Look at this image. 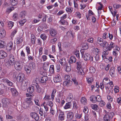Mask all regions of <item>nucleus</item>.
Here are the masks:
<instances>
[{
	"instance_id": "f257e3e1",
	"label": "nucleus",
	"mask_w": 121,
	"mask_h": 121,
	"mask_svg": "<svg viewBox=\"0 0 121 121\" xmlns=\"http://www.w3.org/2000/svg\"><path fill=\"white\" fill-rule=\"evenodd\" d=\"M23 67V62L21 61H16L14 64L15 69L18 71H20Z\"/></svg>"
},
{
	"instance_id": "f03ea898",
	"label": "nucleus",
	"mask_w": 121,
	"mask_h": 121,
	"mask_svg": "<svg viewBox=\"0 0 121 121\" xmlns=\"http://www.w3.org/2000/svg\"><path fill=\"white\" fill-rule=\"evenodd\" d=\"M82 57L83 58L84 60H89L90 59L91 56L87 53H84L85 50H82L80 51Z\"/></svg>"
},
{
	"instance_id": "7ed1b4c3",
	"label": "nucleus",
	"mask_w": 121,
	"mask_h": 121,
	"mask_svg": "<svg viewBox=\"0 0 121 121\" xmlns=\"http://www.w3.org/2000/svg\"><path fill=\"white\" fill-rule=\"evenodd\" d=\"M2 102L3 104V106L7 107L9 104L11 103V100L8 98H4L2 100Z\"/></svg>"
},
{
	"instance_id": "20e7f679",
	"label": "nucleus",
	"mask_w": 121,
	"mask_h": 121,
	"mask_svg": "<svg viewBox=\"0 0 121 121\" xmlns=\"http://www.w3.org/2000/svg\"><path fill=\"white\" fill-rule=\"evenodd\" d=\"M25 79V74L23 73H19L17 78V82H21Z\"/></svg>"
},
{
	"instance_id": "39448f33",
	"label": "nucleus",
	"mask_w": 121,
	"mask_h": 121,
	"mask_svg": "<svg viewBox=\"0 0 121 121\" xmlns=\"http://www.w3.org/2000/svg\"><path fill=\"white\" fill-rule=\"evenodd\" d=\"M59 111L58 119L60 121H63L64 120L65 117V112L62 111L60 110H59Z\"/></svg>"
},
{
	"instance_id": "423d86ee",
	"label": "nucleus",
	"mask_w": 121,
	"mask_h": 121,
	"mask_svg": "<svg viewBox=\"0 0 121 121\" xmlns=\"http://www.w3.org/2000/svg\"><path fill=\"white\" fill-rule=\"evenodd\" d=\"M109 51L106 50V49L102 53V57L103 59L105 61L107 60V59H108V57L107 55L109 53Z\"/></svg>"
},
{
	"instance_id": "0eeeda50",
	"label": "nucleus",
	"mask_w": 121,
	"mask_h": 121,
	"mask_svg": "<svg viewBox=\"0 0 121 121\" xmlns=\"http://www.w3.org/2000/svg\"><path fill=\"white\" fill-rule=\"evenodd\" d=\"M116 45L114 43L111 42L109 44H108V45L105 47L106 49L107 50H108L109 51H110L113 48L115 47Z\"/></svg>"
},
{
	"instance_id": "6e6552de",
	"label": "nucleus",
	"mask_w": 121,
	"mask_h": 121,
	"mask_svg": "<svg viewBox=\"0 0 121 121\" xmlns=\"http://www.w3.org/2000/svg\"><path fill=\"white\" fill-rule=\"evenodd\" d=\"M8 89L11 91L12 95L13 96H15L17 95L18 92L15 88L8 87Z\"/></svg>"
},
{
	"instance_id": "1a4fd4ad",
	"label": "nucleus",
	"mask_w": 121,
	"mask_h": 121,
	"mask_svg": "<svg viewBox=\"0 0 121 121\" xmlns=\"http://www.w3.org/2000/svg\"><path fill=\"white\" fill-rule=\"evenodd\" d=\"M53 80L54 82H59L61 81V77L59 74H57L53 78Z\"/></svg>"
},
{
	"instance_id": "9d476101",
	"label": "nucleus",
	"mask_w": 121,
	"mask_h": 121,
	"mask_svg": "<svg viewBox=\"0 0 121 121\" xmlns=\"http://www.w3.org/2000/svg\"><path fill=\"white\" fill-rule=\"evenodd\" d=\"M49 33L51 36L54 37L56 35L57 31L56 30L54 29L50 28L49 30Z\"/></svg>"
},
{
	"instance_id": "9b49d317",
	"label": "nucleus",
	"mask_w": 121,
	"mask_h": 121,
	"mask_svg": "<svg viewBox=\"0 0 121 121\" xmlns=\"http://www.w3.org/2000/svg\"><path fill=\"white\" fill-rule=\"evenodd\" d=\"M30 116L32 118H34L36 121H38L39 119V115L35 113H31L30 114Z\"/></svg>"
},
{
	"instance_id": "f8f14e48",
	"label": "nucleus",
	"mask_w": 121,
	"mask_h": 121,
	"mask_svg": "<svg viewBox=\"0 0 121 121\" xmlns=\"http://www.w3.org/2000/svg\"><path fill=\"white\" fill-rule=\"evenodd\" d=\"M64 99V96L61 93H59L58 97L56 98V102L60 104V101Z\"/></svg>"
},
{
	"instance_id": "ddd939ff",
	"label": "nucleus",
	"mask_w": 121,
	"mask_h": 121,
	"mask_svg": "<svg viewBox=\"0 0 121 121\" xmlns=\"http://www.w3.org/2000/svg\"><path fill=\"white\" fill-rule=\"evenodd\" d=\"M9 61L11 63L14 64L15 62V58L13 55L11 54L9 55Z\"/></svg>"
},
{
	"instance_id": "4468645a",
	"label": "nucleus",
	"mask_w": 121,
	"mask_h": 121,
	"mask_svg": "<svg viewBox=\"0 0 121 121\" xmlns=\"http://www.w3.org/2000/svg\"><path fill=\"white\" fill-rule=\"evenodd\" d=\"M32 99L31 97H29L26 99V103L28 104V106L27 107H29L33 104V103L31 100Z\"/></svg>"
},
{
	"instance_id": "2eb2a0df",
	"label": "nucleus",
	"mask_w": 121,
	"mask_h": 121,
	"mask_svg": "<svg viewBox=\"0 0 121 121\" xmlns=\"http://www.w3.org/2000/svg\"><path fill=\"white\" fill-rule=\"evenodd\" d=\"M7 54L4 51L1 50L0 51V58L4 59L6 57Z\"/></svg>"
},
{
	"instance_id": "dca6fc26",
	"label": "nucleus",
	"mask_w": 121,
	"mask_h": 121,
	"mask_svg": "<svg viewBox=\"0 0 121 121\" xmlns=\"http://www.w3.org/2000/svg\"><path fill=\"white\" fill-rule=\"evenodd\" d=\"M74 114L73 112H70L67 113V117L70 120H72Z\"/></svg>"
},
{
	"instance_id": "f3484780",
	"label": "nucleus",
	"mask_w": 121,
	"mask_h": 121,
	"mask_svg": "<svg viewBox=\"0 0 121 121\" xmlns=\"http://www.w3.org/2000/svg\"><path fill=\"white\" fill-rule=\"evenodd\" d=\"M66 59L65 58H61L59 60V62L62 66H64L66 65L67 63H66Z\"/></svg>"
},
{
	"instance_id": "a211bd4d",
	"label": "nucleus",
	"mask_w": 121,
	"mask_h": 121,
	"mask_svg": "<svg viewBox=\"0 0 121 121\" xmlns=\"http://www.w3.org/2000/svg\"><path fill=\"white\" fill-rule=\"evenodd\" d=\"M115 68L113 67H111L110 70V74L111 77H114L115 75Z\"/></svg>"
},
{
	"instance_id": "6ab92c4d",
	"label": "nucleus",
	"mask_w": 121,
	"mask_h": 121,
	"mask_svg": "<svg viewBox=\"0 0 121 121\" xmlns=\"http://www.w3.org/2000/svg\"><path fill=\"white\" fill-rule=\"evenodd\" d=\"M13 46V43L12 42L10 41L7 44L6 48L7 50L10 51L12 49Z\"/></svg>"
},
{
	"instance_id": "aec40b11",
	"label": "nucleus",
	"mask_w": 121,
	"mask_h": 121,
	"mask_svg": "<svg viewBox=\"0 0 121 121\" xmlns=\"http://www.w3.org/2000/svg\"><path fill=\"white\" fill-rule=\"evenodd\" d=\"M72 82L71 81H65L63 83V85L64 86L69 87L72 85Z\"/></svg>"
},
{
	"instance_id": "412c9836",
	"label": "nucleus",
	"mask_w": 121,
	"mask_h": 121,
	"mask_svg": "<svg viewBox=\"0 0 121 121\" xmlns=\"http://www.w3.org/2000/svg\"><path fill=\"white\" fill-rule=\"evenodd\" d=\"M80 102L82 105H86L87 103V100L86 98L83 97L81 98Z\"/></svg>"
},
{
	"instance_id": "4be33fe9",
	"label": "nucleus",
	"mask_w": 121,
	"mask_h": 121,
	"mask_svg": "<svg viewBox=\"0 0 121 121\" xmlns=\"http://www.w3.org/2000/svg\"><path fill=\"white\" fill-rule=\"evenodd\" d=\"M86 79L87 82L89 84H91L94 80L93 77H90L88 76L86 77Z\"/></svg>"
},
{
	"instance_id": "5701e85b",
	"label": "nucleus",
	"mask_w": 121,
	"mask_h": 121,
	"mask_svg": "<svg viewBox=\"0 0 121 121\" xmlns=\"http://www.w3.org/2000/svg\"><path fill=\"white\" fill-rule=\"evenodd\" d=\"M29 67L31 69H34L36 68L35 64V63L33 62H31L29 63Z\"/></svg>"
},
{
	"instance_id": "b1692460",
	"label": "nucleus",
	"mask_w": 121,
	"mask_h": 121,
	"mask_svg": "<svg viewBox=\"0 0 121 121\" xmlns=\"http://www.w3.org/2000/svg\"><path fill=\"white\" fill-rule=\"evenodd\" d=\"M39 81L38 77L37 76H36L35 78H34L32 81V85L34 86H36L38 85V82Z\"/></svg>"
},
{
	"instance_id": "393cba45",
	"label": "nucleus",
	"mask_w": 121,
	"mask_h": 121,
	"mask_svg": "<svg viewBox=\"0 0 121 121\" xmlns=\"http://www.w3.org/2000/svg\"><path fill=\"white\" fill-rule=\"evenodd\" d=\"M3 81L4 82L6 83L7 85L10 86H12L13 85V83L7 79H3Z\"/></svg>"
},
{
	"instance_id": "a878e982",
	"label": "nucleus",
	"mask_w": 121,
	"mask_h": 121,
	"mask_svg": "<svg viewBox=\"0 0 121 121\" xmlns=\"http://www.w3.org/2000/svg\"><path fill=\"white\" fill-rule=\"evenodd\" d=\"M73 98V95L72 93H69L68 95L67 98V100L68 102H70L72 101Z\"/></svg>"
},
{
	"instance_id": "bb28decb",
	"label": "nucleus",
	"mask_w": 121,
	"mask_h": 121,
	"mask_svg": "<svg viewBox=\"0 0 121 121\" xmlns=\"http://www.w3.org/2000/svg\"><path fill=\"white\" fill-rule=\"evenodd\" d=\"M24 69L27 74H29L31 72V69H30L29 66L26 65L24 67Z\"/></svg>"
},
{
	"instance_id": "cd10ccee",
	"label": "nucleus",
	"mask_w": 121,
	"mask_h": 121,
	"mask_svg": "<svg viewBox=\"0 0 121 121\" xmlns=\"http://www.w3.org/2000/svg\"><path fill=\"white\" fill-rule=\"evenodd\" d=\"M23 38L20 36L17 37L16 39V42L17 44H20L23 41Z\"/></svg>"
},
{
	"instance_id": "c85d7f7f",
	"label": "nucleus",
	"mask_w": 121,
	"mask_h": 121,
	"mask_svg": "<svg viewBox=\"0 0 121 121\" xmlns=\"http://www.w3.org/2000/svg\"><path fill=\"white\" fill-rule=\"evenodd\" d=\"M34 86H31L29 87L27 89L28 92L30 93H32L34 91Z\"/></svg>"
},
{
	"instance_id": "c756f323",
	"label": "nucleus",
	"mask_w": 121,
	"mask_h": 121,
	"mask_svg": "<svg viewBox=\"0 0 121 121\" xmlns=\"http://www.w3.org/2000/svg\"><path fill=\"white\" fill-rule=\"evenodd\" d=\"M76 61V59L75 57L73 56H71L70 57V60L69 61V63L72 64L75 62Z\"/></svg>"
},
{
	"instance_id": "7c9ffc66",
	"label": "nucleus",
	"mask_w": 121,
	"mask_h": 121,
	"mask_svg": "<svg viewBox=\"0 0 121 121\" xmlns=\"http://www.w3.org/2000/svg\"><path fill=\"white\" fill-rule=\"evenodd\" d=\"M47 80V77L46 76H44L42 77L39 80V81L41 83H45Z\"/></svg>"
},
{
	"instance_id": "2f4dec72",
	"label": "nucleus",
	"mask_w": 121,
	"mask_h": 121,
	"mask_svg": "<svg viewBox=\"0 0 121 121\" xmlns=\"http://www.w3.org/2000/svg\"><path fill=\"white\" fill-rule=\"evenodd\" d=\"M72 106V104L70 102L67 103L65 104L64 108L65 109H67L70 108Z\"/></svg>"
},
{
	"instance_id": "473e14b6",
	"label": "nucleus",
	"mask_w": 121,
	"mask_h": 121,
	"mask_svg": "<svg viewBox=\"0 0 121 121\" xmlns=\"http://www.w3.org/2000/svg\"><path fill=\"white\" fill-rule=\"evenodd\" d=\"M17 0H10V3L11 5L13 6L16 5L18 3Z\"/></svg>"
},
{
	"instance_id": "72a5a7b5",
	"label": "nucleus",
	"mask_w": 121,
	"mask_h": 121,
	"mask_svg": "<svg viewBox=\"0 0 121 121\" xmlns=\"http://www.w3.org/2000/svg\"><path fill=\"white\" fill-rule=\"evenodd\" d=\"M0 35L1 37L3 38L6 35V32L3 29L0 30Z\"/></svg>"
},
{
	"instance_id": "f704fd0d",
	"label": "nucleus",
	"mask_w": 121,
	"mask_h": 121,
	"mask_svg": "<svg viewBox=\"0 0 121 121\" xmlns=\"http://www.w3.org/2000/svg\"><path fill=\"white\" fill-rule=\"evenodd\" d=\"M90 100L93 103H96V96L95 95H91L90 97Z\"/></svg>"
},
{
	"instance_id": "c9c22d12",
	"label": "nucleus",
	"mask_w": 121,
	"mask_h": 121,
	"mask_svg": "<svg viewBox=\"0 0 121 121\" xmlns=\"http://www.w3.org/2000/svg\"><path fill=\"white\" fill-rule=\"evenodd\" d=\"M104 121H110L111 118L109 117L108 114H105L103 117Z\"/></svg>"
},
{
	"instance_id": "e433bc0d",
	"label": "nucleus",
	"mask_w": 121,
	"mask_h": 121,
	"mask_svg": "<svg viewBox=\"0 0 121 121\" xmlns=\"http://www.w3.org/2000/svg\"><path fill=\"white\" fill-rule=\"evenodd\" d=\"M91 108L96 110L98 109V107L97 105L95 104H91Z\"/></svg>"
},
{
	"instance_id": "4c0bfd02",
	"label": "nucleus",
	"mask_w": 121,
	"mask_h": 121,
	"mask_svg": "<svg viewBox=\"0 0 121 121\" xmlns=\"http://www.w3.org/2000/svg\"><path fill=\"white\" fill-rule=\"evenodd\" d=\"M65 70L67 72H69L71 70V67L70 64L66 65Z\"/></svg>"
},
{
	"instance_id": "58836bf2",
	"label": "nucleus",
	"mask_w": 121,
	"mask_h": 121,
	"mask_svg": "<svg viewBox=\"0 0 121 121\" xmlns=\"http://www.w3.org/2000/svg\"><path fill=\"white\" fill-rule=\"evenodd\" d=\"M49 64L48 62H44V63L43 68L45 70H46L48 69Z\"/></svg>"
},
{
	"instance_id": "ea45409f",
	"label": "nucleus",
	"mask_w": 121,
	"mask_h": 121,
	"mask_svg": "<svg viewBox=\"0 0 121 121\" xmlns=\"http://www.w3.org/2000/svg\"><path fill=\"white\" fill-rule=\"evenodd\" d=\"M42 105H43L44 106L45 109V110L46 112L48 111L49 108L48 106V105L45 102H44L42 104Z\"/></svg>"
},
{
	"instance_id": "a19ab883",
	"label": "nucleus",
	"mask_w": 121,
	"mask_h": 121,
	"mask_svg": "<svg viewBox=\"0 0 121 121\" xmlns=\"http://www.w3.org/2000/svg\"><path fill=\"white\" fill-rule=\"evenodd\" d=\"M6 44V43L4 41H0V48H2L4 47Z\"/></svg>"
},
{
	"instance_id": "79ce46f5",
	"label": "nucleus",
	"mask_w": 121,
	"mask_h": 121,
	"mask_svg": "<svg viewBox=\"0 0 121 121\" xmlns=\"http://www.w3.org/2000/svg\"><path fill=\"white\" fill-rule=\"evenodd\" d=\"M31 39L32 43L34 44L35 43V41L36 40V38L35 36L33 34H31Z\"/></svg>"
},
{
	"instance_id": "37998d69",
	"label": "nucleus",
	"mask_w": 121,
	"mask_h": 121,
	"mask_svg": "<svg viewBox=\"0 0 121 121\" xmlns=\"http://www.w3.org/2000/svg\"><path fill=\"white\" fill-rule=\"evenodd\" d=\"M26 14V12L25 11H22L20 13L19 15L22 18H24L25 17Z\"/></svg>"
},
{
	"instance_id": "c03bdc74",
	"label": "nucleus",
	"mask_w": 121,
	"mask_h": 121,
	"mask_svg": "<svg viewBox=\"0 0 121 121\" xmlns=\"http://www.w3.org/2000/svg\"><path fill=\"white\" fill-rule=\"evenodd\" d=\"M56 89H53L52 91V93L51 94V99L53 101L54 99V97L56 95Z\"/></svg>"
},
{
	"instance_id": "a18cd8bd",
	"label": "nucleus",
	"mask_w": 121,
	"mask_h": 121,
	"mask_svg": "<svg viewBox=\"0 0 121 121\" xmlns=\"http://www.w3.org/2000/svg\"><path fill=\"white\" fill-rule=\"evenodd\" d=\"M13 22L11 21H9L8 22V26L10 29H11L14 25Z\"/></svg>"
},
{
	"instance_id": "49530a36",
	"label": "nucleus",
	"mask_w": 121,
	"mask_h": 121,
	"mask_svg": "<svg viewBox=\"0 0 121 121\" xmlns=\"http://www.w3.org/2000/svg\"><path fill=\"white\" fill-rule=\"evenodd\" d=\"M49 71L51 73H53L54 72V66L53 65H50Z\"/></svg>"
},
{
	"instance_id": "de8ad7c7",
	"label": "nucleus",
	"mask_w": 121,
	"mask_h": 121,
	"mask_svg": "<svg viewBox=\"0 0 121 121\" xmlns=\"http://www.w3.org/2000/svg\"><path fill=\"white\" fill-rule=\"evenodd\" d=\"M18 30V28L17 27L16 28L14 29V31H13L11 34V37H13L15 35L17 32Z\"/></svg>"
},
{
	"instance_id": "09e8293b",
	"label": "nucleus",
	"mask_w": 121,
	"mask_h": 121,
	"mask_svg": "<svg viewBox=\"0 0 121 121\" xmlns=\"http://www.w3.org/2000/svg\"><path fill=\"white\" fill-rule=\"evenodd\" d=\"M13 64H14L11 63V62H10V61H9L6 62L5 64V65L6 66L9 68H10L11 66H13Z\"/></svg>"
},
{
	"instance_id": "8fccbe9b",
	"label": "nucleus",
	"mask_w": 121,
	"mask_h": 121,
	"mask_svg": "<svg viewBox=\"0 0 121 121\" xmlns=\"http://www.w3.org/2000/svg\"><path fill=\"white\" fill-rule=\"evenodd\" d=\"M110 81V80L108 78H105L104 79L103 81V82L104 83H105L106 84H108Z\"/></svg>"
},
{
	"instance_id": "3c124183",
	"label": "nucleus",
	"mask_w": 121,
	"mask_h": 121,
	"mask_svg": "<svg viewBox=\"0 0 121 121\" xmlns=\"http://www.w3.org/2000/svg\"><path fill=\"white\" fill-rule=\"evenodd\" d=\"M48 36L46 35L45 34H42L41 35L40 37L43 40H45L47 39Z\"/></svg>"
},
{
	"instance_id": "603ef678",
	"label": "nucleus",
	"mask_w": 121,
	"mask_h": 121,
	"mask_svg": "<svg viewBox=\"0 0 121 121\" xmlns=\"http://www.w3.org/2000/svg\"><path fill=\"white\" fill-rule=\"evenodd\" d=\"M26 21V20L25 19H24L18 22L20 25L21 26H22L24 24Z\"/></svg>"
},
{
	"instance_id": "864d4df0",
	"label": "nucleus",
	"mask_w": 121,
	"mask_h": 121,
	"mask_svg": "<svg viewBox=\"0 0 121 121\" xmlns=\"http://www.w3.org/2000/svg\"><path fill=\"white\" fill-rule=\"evenodd\" d=\"M99 102V105L101 107H103L105 105V102L103 100H101Z\"/></svg>"
},
{
	"instance_id": "5fc2aeb1",
	"label": "nucleus",
	"mask_w": 121,
	"mask_h": 121,
	"mask_svg": "<svg viewBox=\"0 0 121 121\" xmlns=\"http://www.w3.org/2000/svg\"><path fill=\"white\" fill-rule=\"evenodd\" d=\"M21 58L22 59H24L25 57V54L23 50H22L20 52Z\"/></svg>"
},
{
	"instance_id": "6e6d98bb",
	"label": "nucleus",
	"mask_w": 121,
	"mask_h": 121,
	"mask_svg": "<svg viewBox=\"0 0 121 121\" xmlns=\"http://www.w3.org/2000/svg\"><path fill=\"white\" fill-rule=\"evenodd\" d=\"M78 69V74L82 75H83L84 74V72L82 68H80Z\"/></svg>"
},
{
	"instance_id": "4d7b16f0",
	"label": "nucleus",
	"mask_w": 121,
	"mask_h": 121,
	"mask_svg": "<svg viewBox=\"0 0 121 121\" xmlns=\"http://www.w3.org/2000/svg\"><path fill=\"white\" fill-rule=\"evenodd\" d=\"M71 79L75 85H78V83L75 77L72 78Z\"/></svg>"
},
{
	"instance_id": "13d9d810",
	"label": "nucleus",
	"mask_w": 121,
	"mask_h": 121,
	"mask_svg": "<svg viewBox=\"0 0 121 121\" xmlns=\"http://www.w3.org/2000/svg\"><path fill=\"white\" fill-rule=\"evenodd\" d=\"M67 35L69 37H72L73 38L74 37V36L73 35L71 31L67 32Z\"/></svg>"
},
{
	"instance_id": "bf43d9fd",
	"label": "nucleus",
	"mask_w": 121,
	"mask_h": 121,
	"mask_svg": "<svg viewBox=\"0 0 121 121\" xmlns=\"http://www.w3.org/2000/svg\"><path fill=\"white\" fill-rule=\"evenodd\" d=\"M83 112L85 114H87L88 113V109L87 106H85L84 107V109L83 110Z\"/></svg>"
},
{
	"instance_id": "052dcab7",
	"label": "nucleus",
	"mask_w": 121,
	"mask_h": 121,
	"mask_svg": "<svg viewBox=\"0 0 121 121\" xmlns=\"http://www.w3.org/2000/svg\"><path fill=\"white\" fill-rule=\"evenodd\" d=\"M121 5L117 4H115L113 5V7L115 9H117L121 8Z\"/></svg>"
},
{
	"instance_id": "680f3d73",
	"label": "nucleus",
	"mask_w": 121,
	"mask_h": 121,
	"mask_svg": "<svg viewBox=\"0 0 121 121\" xmlns=\"http://www.w3.org/2000/svg\"><path fill=\"white\" fill-rule=\"evenodd\" d=\"M26 50L27 55L29 54L30 53V49L29 46H26Z\"/></svg>"
},
{
	"instance_id": "e2e57ef3",
	"label": "nucleus",
	"mask_w": 121,
	"mask_h": 121,
	"mask_svg": "<svg viewBox=\"0 0 121 121\" xmlns=\"http://www.w3.org/2000/svg\"><path fill=\"white\" fill-rule=\"evenodd\" d=\"M93 51L94 52H95V53L96 54H98L100 52V49L97 48H94L93 49Z\"/></svg>"
},
{
	"instance_id": "0e129e2a",
	"label": "nucleus",
	"mask_w": 121,
	"mask_h": 121,
	"mask_svg": "<svg viewBox=\"0 0 121 121\" xmlns=\"http://www.w3.org/2000/svg\"><path fill=\"white\" fill-rule=\"evenodd\" d=\"M82 117V114H79L78 113H76L75 117L77 119H79L80 118Z\"/></svg>"
},
{
	"instance_id": "69168bd1",
	"label": "nucleus",
	"mask_w": 121,
	"mask_h": 121,
	"mask_svg": "<svg viewBox=\"0 0 121 121\" xmlns=\"http://www.w3.org/2000/svg\"><path fill=\"white\" fill-rule=\"evenodd\" d=\"M119 87L117 86H114V91L115 93H116L118 92H119Z\"/></svg>"
},
{
	"instance_id": "338daca9",
	"label": "nucleus",
	"mask_w": 121,
	"mask_h": 121,
	"mask_svg": "<svg viewBox=\"0 0 121 121\" xmlns=\"http://www.w3.org/2000/svg\"><path fill=\"white\" fill-rule=\"evenodd\" d=\"M18 18V15L17 13H15L13 14V19L14 21H16L17 20Z\"/></svg>"
},
{
	"instance_id": "774afa93",
	"label": "nucleus",
	"mask_w": 121,
	"mask_h": 121,
	"mask_svg": "<svg viewBox=\"0 0 121 121\" xmlns=\"http://www.w3.org/2000/svg\"><path fill=\"white\" fill-rule=\"evenodd\" d=\"M47 105L48 106H49L51 108H52V106H53V103L51 101H48L46 103Z\"/></svg>"
}]
</instances>
